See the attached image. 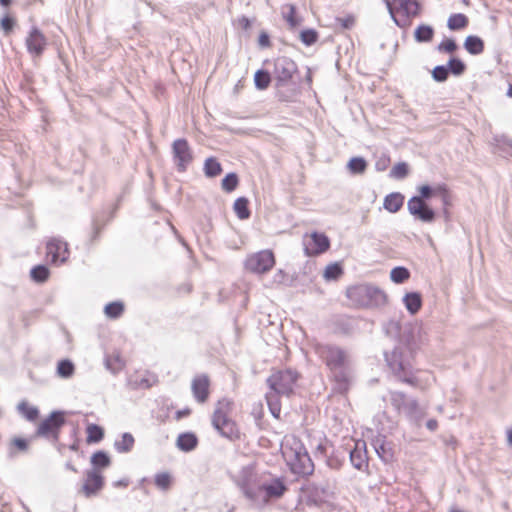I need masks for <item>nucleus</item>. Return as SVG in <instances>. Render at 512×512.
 <instances>
[{"mask_svg": "<svg viewBox=\"0 0 512 512\" xmlns=\"http://www.w3.org/2000/svg\"><path fill=\"white\" fill-rule=\"evenodd\" d=\"M260 497L256 500L267 501L270 498H278L282 496L285 491V486L279 480H273L269 484L260 485Z\"/></svg>", "mask_w": 512, "mask_h": 512, "instance_id": "412c9836", "label": "nucleus"}, {"mask_svg": "<svg viewBox=\"0 0 512 512\" xmlns=\"http://www.w3.org/2000/svg\"><path fill=\"white\" fill-rule=\"evenodd\" d=\"M403 302L407 311L412 315L416 314L422 307V298L421 295L417 292H410L405 294L403 297Z\"/></svg>", "mask_w": 512, "mask_h": 512, "instance_id": "393cba45", "label": "nucleus"}, {"mask_svg": "<svg viewBox=\"0 0 512 512\" xmlns=\"http://www.w3.org/2000/svg\"><path fill=\"white\" fill-rule=\"evenodd\" d=\"M14 25H15L14 19L9 17L8 15L4 16L0 20V27L4 31L5 34H9L12 31Z\"/></svg>", "mask_w": 512, "mask_h": 512, "instance_id": "4d7b16f0", "label": "nucleus"}, {"mask_svg": "<svg viewBox=\"0 0 512 512\" xmlns=\"http://www.w3.org/2000/svg\"><path fill=\"white\" fill-rule=\"evenodd\" d=\"M192 391L196 400L203 403L209 395V379L206 375H200L192 381Z\"/></svg>", "mask_w": 512, "mask_h": 512, "instance_id": "4be33fe9", "label": "nucleus"}, {"mask_svg": "<svg viewBox=\"0 0 512 512\" xmlns=\"http://www.w3.org/2000/svg\"><path fill=\"white\" fill-rule=\"evenodd\" d=\"M48 276L49 270L43 265L36 266L31 270V277L36 282H44L47 280Z\"/></svg>", "mask_w": 512, "mask_h": 512, "instance_id": "49530a36", "label": "nucleus"}, {"mask_svg": "<svg viewBox=\"0 0 512 512\" xmlns=\"http://www.w3.org/2000/svg\"><path fill=\"white\" fill-rule=\"evenodd\" d=\"M28 448V441L23 438H14L11 441L10 455H15L16 451H26Z\"/></svg>", "mask_w": 512, "mask_h": 512, "instance_id": "3c124183", "label": "nucleus"}, {"mask_svg": "<svg viewBox=\"0 0 512 512\" xmlns=\"http://www.w3.org/2000/svg\"><path fill=\"white\" fill-rule=\"evenodd\" d=\"M417 191L419 192V195L416 197L423 201H426L433 196L439 197L444 206V209L452 204L451 194L445 184H436L434 186L421 185L417 187Z\"/></svg>", "mask_w": 512, "mask_h": 512, "instance_id": "9d476101", "label": "nucleus"}, {"mask_svg": "<svg viewBox=\"0 0 512 512\" xmlns=\"http://www.w3.org/2000/svg\"><path fill=\"white\" fill-rule=\"evenodd\" d=\"M26 46L32 56L39 57L47 46V39L39 29L33 28L26 38Z\"/></svg>", "mask_w": 512, "mask_h": 512, "instance_id": "dca6fc26", "label": "nucleus"}, {"mask_svg": "<svg viewBox=\"0 0 512 512\" xmlns=\"http://www.w3.org/2000/svg\"><path fill=\"white\" fill-rule=\"evenodd\" d=\"M296 71L297 66L290 58L283 56L275 60L274 75L281 85L288 83Z\"/></svg>", "mask_w": 512, "mask_h": 512, "instance_id": "4468645a", "label": "nucleus"}, {"mask_svg": "<svg viewBox=\"0 0 512 512\" xmlns=\"http://www.w3.org/2000/svg\"><path fill=\"white\" fill-rule=\"evenodd\" d=\"M197 438L191 433L181 434L177 439V446L183 451H190L195 448Z\"/></svg>", "mask_w": 512, "mask_h": 512, "instance_id": "bb28decb", "label": "nucleus"}, {"mask_svg": "<svg viewBox=\"0 0 512 512\" xmlns=\"http://www.w3.org/2000/svg\"><path fill=\"white\" fill-rule=\"evenodd\" d=\"M91 463L95 467L105 468L110 465V458L106 453L99 451L92 455Z\"/></svg>", "mask_w": 512, "mask_h": 512, "instance_id": "37998d69", "label": "nucleus"}, {"mask_svg": "<svg viewBox=\"0 0 512 512\" xmlns=\"http://www.w3.org/2000/svg\"><path fill=\"white\" fill-rule=\"evenodd\" d=\"M407 209L409 213L424 223H431L435 220L434 210L418 197H411L407 202Z\"/></svg>", "mask_w": 512, "mask_h": 512, "instance_id": "9b49d317", "label": "nucleus"}, {"mask_svg": "<svg viewBox=\"0 0 512 512\" xmlns=\"http://www.w3.org/2000/svg\"><path fill=\"white\" fill-rule=\"evenodd\" d=\"M18 411L29 421H34L39 414V411L36 407L30 406L25 401H22L18 404Z\"/></svg>", "mask_w": 512, "mask_h": 512, "instance_id": "c9c22d12", "label": "nucleus"}, {"mask_svg": "<svg viewBox=\"0 0 512 512\" xmlns=\"http://www.w3.org/2000/svg\"><path fill=\"white\" fill-rule=\"evenodd\" d=\"M134 445V438L130 433H124L119 441L115 442V448L119 452H128Z\"/></svg>", "mask_w": 512, "mask_h": 512, "instance_id": "e433bc0d", "label": "nucleus"}, {"mask_svg": "<svg viewBox=\"0 0 512 512\" xmlns=\"http://www.w3.org/2000/svg\"><path fill=\"white\" fill-rule=\"evenodd\" d=\"M434 30L429 25H420L414 32L415 40L417 42H430L433 38Z\"/></svg>", "mask_w": 512, "mask_h": 512, "instance_id": "7c9ffc66", "label": "nucleus"}, {"mask_svg": "<svg viewBox=\"0 0 512 512\" xmlns=\"http://www.w3.org/2000/svg\"><path fill=\"white\" fill-rule=\"evenodd\" d=\"M103 487V477L97 469L87 472L86 479L82 487V492L86 497L96 495Z\"/></svg>", "mask_w": 512, "mask_h": 512, "instance_id": "f3484780", "label": "nucleus"}, {"mask_svg": "<svg viewBox=\"0 0 512 512\" xmlns=\"http://www.w3.org/2000/svg\"><path fill=\"white\" fill-rule=\"evenodd\" d=\"M366 444L364 441H357L354 450L350 452V460L353 466L357 469H362L366 465L365 455L362 449H365Z\"/></svg>", "mask_w": 512, "mask_h": 512, "instance_id": "b1692460", "label": "nucleus"}, {"mask_svg": "<svg viewBox=\"0 0 512 512\" xmlns=\"http://www.w3.org/2000/svg\"><path fill=\"white\" fill-rule=\"evenodd\" d=\"M410 277V272L405 267H395L390 272V278L394 283H403Z\"/></svg>", "mask_w": 512, "mask_h": 512, "instance_id": "ea45409f", "label": "nucleus"}, {"mask_svg": "<svg viewBox=\"0 0 512 512\" xmlns=\"http://www.w3.org/2000/svg\"><path fill=\"white\" fill-rule=\"evenodd\" d=\"M239 23L244 29H248L251 25L249 19L246 17L239 19Z\"/></svg>", "mask_w": 512, "mask_h": 512, "instance_id": "052dcab7", "label": "nucleus"}, {"mask_svg": "<svg viewBox=\"0 0 512 512\" xmlns=\"http://www.w3.org/2000/svg\"><path fill=\"white\" fill-rule=\"evenodd\" d=\"M57 374L62 378H69L74 374V365L69 360H61L57 365Z\"/></svg>", "mask_w": 512, "mask_h": 512, "instance_id": "79ce46f5", "label": "nucleus"}, {"mask_svg": "<svg viewBox=\"0 0 512 512\" xmlns=\"http://www.w3.org/2000/svg\"><path fill=\"white\" fill-rule=\"evenodd\" d=\"M404 203V196L401 193L394 192L388 194L385 199L383 206L390 213L398 212Z\"/></svg>", "mask_w": 512, "mask_h": 512, "instance_id": "5701e85b", "label": "nucleus"}, {"mask_svg": "<svg viewBox=\"0 0 512 512\" xmlns=\"http://www.w3.org/2000/svg\"><path fill=\"white\" fill-rule=\"evenodd\" d=\"M468 25V18L462 14H452L447 21V26L450 30H460Z\"/></svg>", "mask_w": 512, "mask_h": 512, "instance_id": "c756f323", "label": "nucleus"}, {"mask_svg": "<svg viewBox=\"0 0 512 512\" xmlns=\"http://www.w3.org/2000/svg\"><path fill=\"white\" fill-rule=\"evenodd\" d=\"M386 361L399 380L412 386L418 385L417 378L413 373L412 356L408 351L397 347L390 354H386Z\"/></svg>", "mask_w": 512, "mask_h": 512, "instance_id": "20e7f679", "label": "nucleus"}, {"mask_svg": "<svg viewBox=\"0 0 512 512\" xmlns=\"http://www.w3.org/2000/svg\"><path fill=\"white\" fill-rule=\"evenodd\" d=\"M427 428L431 431H435L438 427V423L435 419H430L427 421V424H426Z\"/></svg>", "mask_w": 512, "mask_h": 512, "instance_id": "bf43d9fd", "label": "nucleus"}, {"mask_svg": "<svg viewBox=\"0 0 512 512\" xmlns=\"http://www.w3.org/2000/svg\"><path fill=\"white\" fill-rule=\"evenodd\" d=\"M449 69L452 71L455 75H461L465 70L464 63L456 58H452L448 62Z\"/></svg>", "mask_w": 512, "mask_h": 512, "instance_id": "864d4df0", "label": "nucleus"}, {"mask_svg": "<svg viewBox=\"0 0 512 512\" xmlns=\"http://www.w3.org/2000/svg\"><path fill=\"white\" fill-rule=\"evenodd\" d=\"M275 263L274 253L269 249H265L247 255L244 261V268L248 272L263 275L269 272Z\"/></svg>", "mask_w": 512, "mask_h": 512, "instance_id": "0eeeda50", "label": "nucleus"}, {"mask_svg": "<svg viewBox=\"0 0 512 512\" xmlns=\"http://www.w3.org/2000/svg\"><path fill=\"white\" fill-rule=\"evenodd\" d=\"M388 162H389V160L387 158H383V159H380L379 161H377V163H376L377 170H379V171L385 170L388 165Z\"/></svg>", "mask_w": 512, "mask_h": 512, "instance_id": "13d9d810", "label": "nucleus"}, {"mask_svg": "<svg viewBox=\"0 0 512 512\" xmlns=\"http://www.w3.org/2000/svg\"><path fill=\"white\" fill-rule=\"evenodd\" d=\"M437 49L439 52L452 53L457 49V45L454 40L446 39L438 45Z\"/></svg>", "mask_w": 512, "mask_h": 512, "instance_id": "6e6d98bb", "label": "nucleus"}, {"mask_svg": "<svg viewBox=\"0 0 512 512\" xmlns=\"http://www.w3.org/2000/svg\"><path fill=\"white\" fill-rule=\"evenodd\" d=\"M409 173V167L405 162L397 163L390 171V177L395 179H403Z\"/></svg>", "mask_w": 512, "mask_h": 512, "instance_id": "a18cd8bd", "label": "nucleus"}, {"mask_svg": "<svg viewBox=\"0 0 512 512\" xmlns=\"http://www.w3.org/2000/svg\"><path fill=\"white\" fill-rule=\"evenodd\" d=\"M318 35L315 30L307 29L300 33L301 41L306 45H312L317 41Z\"/></svg>", "mask_w": 512, "mask_h": 512, "instance_id": "603ef678", "label": "nucleus"}, {"mask_svg": "<svg viewBox=\"0 0 512 512\" xmlns=\"http://www.w3.org/2000/svg\"><path fill=\"white\" fill-rule=\"evenodd\" d=\"M464 46L469 53L474 55L480 54L484 49L483 41L477 36H468Z\"/></svg>", "mask_w": 512, "mask_h": 512, "instance_id": "c85d7f7f", "label": "nucleus"}, {"mask_svg": "<svg viewBox=\"0 0 512 512\" xmlns=\"http://www.w3.org/2000/svg\"><path fill=\"white\" fill-rule=\"evenodd\" d=\"M236 483L248 498L254 500L260 497L261 484L252 468H244L237 476Z\"/></svg>", "mask_w": 512, "mask_h": 512, "instance_id": "1a4fd4ad", "label": "nucleus"}, {"mask_svg": "<svg viewBox=\"0 0 512 512\" xmlns=\"http://www.w3.org/2000/svg\"><path fill=\"white\" fill-rule=\"evenodd\" d=\"M282 15L291 28H296L302 23V19L296 15V8L292 4H286L282 7Z\"/></svg>", "mask_w": 512, "mask_h": 512, "instance_id": "a878e982", "label": "nucleus"}, {"mask_svg": "<svg viewBox=\"0 0 512 512\" xmlns=\"http://www.w3.org/2000/svg\"><path fill=\"white\" fill-rule=\"evenodd\" d=\"M427 341H428V335H427L426 330L421 325L415 326L412 331V340H411L412 346L419 347L421 345L426 344Z\"/></svg>", "mask_w": 512, "mask_h": 512, "instance_id": "2f4dec72", "label": "nucleus"}, {"mask_svg": "<svg viewBox=\"0 0 512 512\" xmlns=\"http://www.w3.org/2000/svg\"><path fill=\"white\" fill-rule=\"evenodd\" d=\"M342 274V268L339 264H330L325 268L324 278L327 280L337 279Z\"/></svg>", "mask_w": 512, "mask_h": 512, "instance_id": "09e8293b", "label": "nucleus"}, {"mask_svg": "<svg viewBox=\"0 0 512 512\" xmlns=\"http://www.w3.org/2000/svg\"><path fill=\"white\" fill-rule=\"evenodd\" d=\"M270 75L264 70H258L254 75L255 86L259 90L266 89L270 84Z\"/></svg>", "mask_w": 512, "mask_h": 512, "instance_id": "58836bf2", "label": "nucleus"}, {"mask_svg": "<svg viewBox=\"0 0 512 512\" xmlns=\"http://www.w3.org/2000/svg\"><path fill=\"white\" fill-rule=\"evenodd\" d=\"M204 170L208 177H215L222 171L220 163L215 158H208L205 161Z\"/></svg>", "mask_w": 512, "mask_h": 512, "instance_id": "4c0bfd02", "label": "nucleus"}, {"mask_svg": "<svg viewBox=\"0 0 512 512\" xmlns=\"http://www.w3.org/2000/svg\"><path fill=\"white\" fill-rule=\"evenodd\" d=\"M172 154L174 163L180 171H184L193 160L192 151L185 139H177L173 142Z\"/></svg>", "mask_w": 512, "mask_h": 512, "instance_id": "f8f14e48", "label": "nucleus"}, {"mask_svg": "<svg viewBox=\"0 0 512 512\" xmlns=\"http://www.w3.org/2000/svg\"><path fill=\"white\" fill-rule=\"evenodd\" d=\"M154 482L159 489L166 491L172 484V476L167 472L158 473L155 475Z\"/></svg>", "mask_w": 512, "mask_h": 512, "instance_id": "a19ab883", "label": "nucleus"}, {"mask_svg": "<svg viewBox=\"0 0 512 512\" xmlns=\"http://www.w3.org/2000/svg\"><path fill=\"white\" fill-rule=\"evenodd\" d=\"M222 188L227 192H232L238 185V177L235 173H230L222 180Z\"/></svg>", "mask_w": 512, "mask_h": 512, "instance_id": "de8ad7c7", "label": "nucleus"}, {"mask_svg": "<svg viewBox=\"0 0 512 512\" xmlns=\"http://www.w3.org/2000/svg\"><path fill=\"white\" fill-rule=\"evenodd\" d=\"M268 42H269V39H268L267 35L263 34V35L260 36V44L262 46L267 45Z\"/></svg>", "mask_w": 512, "mask_h": 512, "instance_id": "e2e57ef3", "label": "nucleus"}, {"mask_svg": "<svg viewBox=\"0 0 512 512\" xmlns=\"http://www.w3.org/2000/svg\"><path fill=\"white\" fill-rule=\"evenodd\" d=\"M346 295L352 304L358 307L380 306L386 302V295L383 291L366 284L349 287Z\"/></svg>", "mask_w": 512, "mask_h": 512, "instance_id": "39448f33", "label": "nucleus"}, {"mask_svg": "<svg viewBox=\"0 0 512 512\" xmlns=\"http://www.w3.org/2000/svg\"><path fill=\"white\" fill-rule=\"evenodd\" d=\"M232 403L227 399L220 400L214 411L212 423L214 427L224 436L232 437L235 432V425L229 419L228 414L231 410Z\"/></svg>", "mask_w": 512, "mask_h": 512, "instance_id": "6e6552de", "label": "nucleus"}, {"mask_svg": "<svg viewBox=\"0 0 512 512\" xmlns=\"http://www.w3.org/2000/svg\"><path fill=\"white\" fill-rule=\"evenodd\" d=\"M330 246V241L325 234L313 232L304 237V249L308 256H314L325 252Z\"/></svg>", "mask_w": 512, "mask_h": 512, "instance_id": "ddd939ff", "label": "nucleus"}, {"mask_svg": "<svg viewBox=\"0 0 512 512\" xmlns=\"http://www.w3.org/2000/svg\"><path fill=\"white\" fill-rule=\"evenodd\" d=\"M319 354L329 368L335 389L340 393H346L354 379L350 355L335 346H323L319 349Z\"/></svg>", "mask_w": 512, "mask_h": 512, "instance_id": "f257e3e1", "label": "nucleus"}, {"mask_svg": "<svg viewBox=\"0 0 512 512\" xmlns=\"http://www.w3.org/2000/svg\"><path fill=\"white\" fill-rule=\"evenodd\" d=\"M64 423V416L61 412H53L42 421L38 427L37 434L45 437H57L59 428Z\"/></svg>", "mask_w": 512, "mask_h": 512, "instance_id": "2eb2a0df", "label": "nucleus"}, {"mask_svg": "<svg viewBox=\"0 0 512 512\" xmlns=\"http://www.w3.org/2000/svg\"><path fill=\"white\" fill-rule=\"evenodd\" d=\"M67 243L57 239L50 240L47 243V256L53 263H64L68 258Z\"/></svg>", "mask_w": 512, "mask_h": 512, "instance_id": "a211bd4d", "label": "nucleus"}, {"mask_svg": "<svg viewBox=\"0 0 512 512\" xmlns=\"http://www.w3.org/2000/svg\"><path fill=\"white\" fill-rule=\"evenodd\" d=\"M117 486H127L128 482L126 480H122L116 483Z\"/></svg>", "mask_w": 512, "mask_h": 512, "instance_id": "69168bd1", "label": "nucleus"}, {"mask_svg": "<svg viewBox=\"0 0 512 512\" xmlns=\"http://www.w3.org/2000/svg\"><path fill=\"white\" fill-rule=\"evenodd\" d=\"M433 78L438 82H443L448 77V68L446 66H436L432 71Z\"/></svg>", "mask_w": 512, "mask_h": 512, "instance_id": "5fc2aeb1", "label": "nucleus"}, {"mask_svg": "<svg viewBox=\"0 0 512 512\" xmlns=\"http://www.w3.org/2000/svg\"><path fill=\"white\" fill-rule=\"evenodd\" d=\"M103 430L101 427L90 424L87 427V441L88 442H99L103 438Z\"/></svg>", "mask_w": 512, "mask_h": 512, "instance_id": "c03bdc74", "label": "nucleus"}, {"mask_svg": "<svg viewBox=\"0 0 512 512\" xmlns=\"http://www.w3.org/2000/svg\"><path fill=\"white\" fill-rule=\"evenodd\" d=\"M387 9L398 26H405L408 20L419 12V5L415 0H384Z\"/></svg>", "mask_w": 512, "mask_h": 512, "instance_id": "423d86ee", "label": "nucleus"}, {"mask_svg": "<svg viewBox=\"0 0 512 512\" xmlns=\"http://www.w3.org/2000/svg\"><path fill=\"white\" fill-rule=\"evenodd\" d=\"M10 3H11V0H0V4L2 6H8V5H10Z\"/></svg>", "mask_w": 512, "mask_h": 512, "instance_id": "0e129e2a", "label": "nucleus"}, {"mask_svg": "<svg viewBox=\"0 0 512 512\" xmlns=\"http://www.w3.org/2000/svg\"><path fill=\"white\" fill-rule=\"evenodd\" d=\"M449 512H463V511L459 510V509H458V508H456V507H452V508L449 510Z\"/></svg>", "mask_w": 512, "mask_h": 512, "instance_id": "338daca9", "label": "nucleus"}, {"mask_svg": "<svg viewBox=\"0 0 512 512\" xmlns=\"http://www.w3.org/2000/svg\"><path fill=\"white\" fill-rule=\"evenodd\" d=\"M285 277H286V274L284 273L283 270H278L277 273L275 274V279H277L279 282L284 280Z\"/></svg>", "mask_w": 512, "mask_h": 512, "instance_id": "680f3d73", "label": "nucleus"}, {"mask_svg": "<svg viewBox=\"0 0 512 512\" xmlns=\"http://www.w3.org/2000/svg\"><path fill=\"white\" fill-rule=\"evenodd\" d=\"M281 453L293 473L307 475L313 471L312 461L304 446L296 437H284L281 444Z\"/></svg>", "mask_w": 512, "mask_h": 512, "instance_id": "7ed1b4c3", "label": "nucleus"}, {"mask_svg": "<svg viewBox=\"0 0 512 512\" xmlns=\"http://www.w3.org/2000/svg\"><path fill=\"white\" fill-rule=\"evenodd\" d=\"M123 312V305L120 302H113L105 306V314L110 318H116Z\"/></svg>", "mask_w": 512, "mask_h": 512, "instance_id": "8fccbe9b", "label": "nucleus"}, {"mask_svg": "<svg viewBox=\"0 0 512 512\" xmlns=\"http://www.w3.org/2000/svg\"><path fill=\"white\" fill-rule=\"evenodd\" d=\"M234 211L236 213V215L244 220V219H247L249 218L250 216V211L248 209V200L244 197H240L238 199H236V201L234 202Z\"/></svg>", "mask_w": 512, "mask_h": 512, "instance_id": "f704fd0d", "label": "nucleus"}, {"mask_svg": "<svg viewBox=\"0 0 512 512\" xmlns=\"http://www.w3.org/2000/svg\"><path fill=\"white\" fill-rule=\"evenodd\" d=\"M125 361L122 356L115 352L106 358V367L113 373H117L123 369Z\"/></svg>", "mask_w": 512, "mask_h": 512, "instance_id": "cd10ccee", "label": "nucleus"}, {"mask_svg": "<svg viewBox=\"0 0 512 512\" xmlns=\"http://www.w3.org/2000/svg\"><path fill=\"white\" fill-rule=\"evenodd\" d=\"M508 95L512 96V87L509 89Z\"/></svg>", "mask_w": 512, "mask_h": 512, "instance_id": "774afa93", "label": "nucleus"}, {"mask_svg": "<svg viewBox=\"0 0 512 512\" xmlns=\"http://www.w3.org/2000/svg\"><path fill=\"white\" fill-rule=\"evenodd\" d=\"M298 375L292 370L277 371L268 378L271 392L267 393L266 400L271 414L280 417L281 407L278 395L288 396L293 392Z\"/></svg>", "mask_w": 512, "mask_h": 512, "instance_id": "f03ea898", "label": "nucleus"}, {"mask_svg": "<svg viewBox=\"0 0 512 512\" xmlns=\"http://www.w3.org/2000/svg\"><path fill=\"white\" fill-rule=\"evenodd\" d=\"M156 382V376L148 372H136L128 378V385L133 389H147Z\"/></svg>", "mask_w": 512, "mask_h": 512, "instance_id": "6ab92c4d", "label": "nucleus"}, {"mask_svg": "<svg viewBox=\"0 0 512 512\" xmlns=\"http://www.w3.org/2000/svg\"><path fill=\"white\" fill-rule=\"evenodd\" d=\"M391 402L398 410H402L408 415H413L418 409V404L415 400H407L406 396L401 392L391 393Z\"/></svg>", "mask_w": 512, "mask_h": 512, "instance_id": "aec40b11", "label": "nucleus"}, {"mask_svg": "<svg viewBox=\"0 0 512 512\" xmlns=\"http://www.w3.org/2000/svg\"><path fill=\"white\" fill-rule=\"evenodd\" d=\"M347 168L352 174H362L367 168V162L362 157H353L349 160Z\"/></svg>", "mask_w": 512, "mask_h": 512, "instance_id": "72a5a7b5", "label": "nucleus"}, {"mask_svg": "<svg viewBox=\"0 0 512 512\" xmlns=\"http://www.w3.org/2000/svg\"><path fill=\"white\" fill-rule=\"evenodd\" d=\"M374 448L378 456L385 462L392 459L391 449L386 447L385 440L383 438H377L374 443Z\"/></svg>", "mask_w": 512, "mask_h": 512, "instance_id": "473e14b6", "label": "nucleus"}]
</instances>
